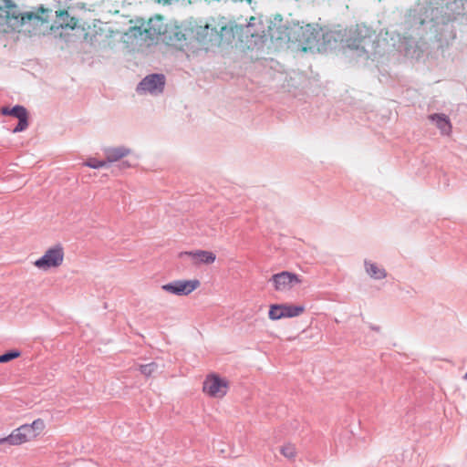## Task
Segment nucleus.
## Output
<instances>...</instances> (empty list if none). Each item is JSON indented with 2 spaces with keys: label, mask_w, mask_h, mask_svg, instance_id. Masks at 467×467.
<instances>
[{
  "label": "nucleus",
  "mask_w": 467,
  "mask_h": 467,
  "mask_svg": "<svg viewBox=\"0 0 467 467\" xmlns=\"http://www.w3.org/2000/svg\"><path fill=\"white\" fill-rule=\"evenodd\" d=\"M51 10L43 6L35 11L17 13L6 12V22L19 32H26L30 36L45 35L52 30L50 25Z\"/></svg>",
  "instance_id": "nucleus-1"
},
{
  "label": "nucleus",
  "mask_w": 467,
  "mask_h": 467,
  "mask_svg": "<svg viewBox=\"0 0 467 467\" xmlns=\"http://www.w3.org/2000/svg\"><path fill=\"white\" fill-rule=\"evenodd\" d=\"M45 429V422L41 419L35 420L30 424H23L12 431L4 438H0V445L19 446L36 440Z\"/></svg>",
  "instance_id": "nucleus-2"
},
{
  "label": "nucleus",
  "mask_w": 467,
  "mask_h": 467,
  "mask_svg": "<svg viewBox=\"0 0 467 467\" xmlns=\"http://www.w3.org/2000/svg\"><path fill=\"white\" fill-rule=\"evenodd\" d=\"M230 381L215 372L207 374L202 381V393L210 399L223 400L228 393Z\"/></svg>",
  "instance_id": "nucleus-3"
},
{
  "label": "nucleus",
  "mask_w": 467,
  "mask_h": 467,
  "mask_svg": "<svg viewBox=\"0 0 467 467\" xmlns=\"http://www.w3.org/2000/svg\"><path fill=\"white\" fill-rule=\"evenodd\" d=\"M65 253L61 244L49 247L44 254L34 262V265L42 271L57 268L64 262Z\"/></svg>",
  "instance_id": "nucleus-4"
},
{
  "label": "nucleus",
  "mask_w": 467,
  "mask_h": 467,
  "mask_svg": "<svg viewBox=\"0 0 467 467\" xmlns=\"http://www.w3.org/2000/svg\"><path fill=\"white\" fill-rule=\"evenodd\" d=\"M276 292L286 293L292 290L296 285L302 283V279L296 274L288 271H283L275 274L269 280Z\"/></svg>",
  "instance_id": "nucleus-5"
},
{
  "label": "nucleus",
  "mask_w": 467,
  "mask_h": 467,
  "mask_svg": "<svg viewBox=\"0 0 467 467\" xmlns=\"http://www.w3.org/2000/svg\"><path fill=\"white\" fill-rule=\"evenodd\" d=\"M305 310L304 306L273 304L269 306L268 317L272 321H276L282 318H292L301 316Z\"/></svg>",
  "instance_id": "nucleus-6"
},
{
  "label": "nucleus",
  "mask_w": 467,
  "mask_h": 467,
  "mask_svg": "<svg viewBox=\"0 0 467 467\" xmlns=\"http://www.w3.org/2000/svg\"><path fill=\"white\" fill-rule=\"evenodd\" d=\"M201 285V282L198 279L190 280H175L171 283L165 284L161 286V289L167 293L176 296H188Z\"/></svg>",
  "instance_id": "nucleus-7"
},
{
  "label": "nucleus",
  "mask_w": 467,
  "mask_h": 467,
  "mask_svg": "<svg viewBox=\"0 0 467 467\" xmlns=\"http://www.w3.org/2000/svg\"><path fill=\"white\" fill-rule=\"evenodd\" d=\"M183 256H188L189 258H191L192 263L194 265H212L216 260V254L213 252L207 250L182 252L180 254V257Z\"/></svg>",
  "instance_id": "nucleus-8"
},
{
  "label": "nucleus",
  "mask_w": 467,
  "mask_h": 467,
  "mask_svg": "<svg viewBox=\"0 0 467 467\" xmlns=\"http://www.w3.org/2000/svg\"><path fill=\"white\" fill-rule=\"evenodd\" d=\"M164 83V77L162 75H150L140 83L138 89L150 93H158L162 91Z\"/></svg>",
  "instance_id": "nucleus-9"
},
{
  "label": "nucleus",
  "mask_w": 467,
  "mask_h": 467,
  "mask_svg": "<svg viewBox=\"0 0 467 467\" xmlns=\"http://www.w3.org/2000/svg\"><path fill=\"white\" fill-rule=\"evenodd\" d=\"M143 32L150 39L159 36L166 32V26L161 16L150 17L146 23Z\"/></svg>",
  "instance_id": "nucleus-10"
},
{
  "label": "nucleus",
  "mask_w": 467,
  "mask_h": 467,
  "mask_svg": "<svg viewBox=\"0 0 467 467\" xmlns=\"http://www.w3.org/2000/svg\"><path fill=\"white\" fill-rule=\"evenodd\" d=\"M130 150L125 147H114L105 149V155L109 162H115L128 156Z\"/></svg>",
  "instance_id": "nucleus-11"
},
{
  "label": "nucleus",
  "mask_w": 467,
  "mask_h": 467,
  "mask_svg": "<svg viewBox=\"0 0 467 467\" xmlns=\"http://www.w3.org/2000/svg\"><path fill=\"white\" fill-rule=\"evenodd\" d=\"M429 119L436 123L437 128L442 134L449 135L451 132V124L445 115L433 114Z\"/></svg>",
  "instance_id": "nucleus-12"
},
{
  "label": "nucleus",
  "mask_w": 467,
  "mask_h": 467,
  "mask_svg": "<svg viewBox=\"0 0 467 467\" xmlns=\"http://www.w3.org/2000/svg\"><path fill=\"white\" fill-rule=\"evenodd\" d=\"M57 16L58 18V26L74 29L78 25V20L75 17L69 16L68 12L66 10H61L57 12Z\"/></svg>",
  "instance_id": "nucleus-13"
},
{
  "label": "nucleus",
  "mask_w": 467,
  "mask_h": 467,
  "mask_svg": "<svg viewBox=\"0 0 467 467\" xmlns=\"http://www.w3.org/2000/svg\"><path fill=\"white\" fill-rule=\"evenodd\" d=\"M366 271L373 278L381 279L386 276V272L383 268L373 263L366 262Z\"/></svg>",
  "instance_id": "nucleus-14"
},
{
  "label": "nucleus",
  "mask_w": 467,
  "mask_h": 467,
  "mask_svg": "<svg viewBox=\"0 0 467 467\" xmlns=\"http://www.w3.org/2000/svg\"><path fill=\"white\" fill-rule=\"evenodd\" d=\"M280 453L288 460H295L296 457V447L291 442H286L279 448Z\"/></svg>",
  "instance_id": "nucleus-15"
},
{
  "label": "nucleus",
  "mask_w": 467,
  "mask_h": 467,
  "mask_svg": "<svg viewBox=\"0 0 467 467\" xmlns=\"http://www.w3.org/2000/svg\"><path fill=\"white\" fill-rule=\"evenodd\" d=\"M21 353L17 350H13L3 355H0V363H7L16 358H19Z\"/></svg>",
  "instance_id": "nucleus-16"
},
{
  "label": "nucleus",
  "mask_w": 467,
  "mask_h": 467,
  "mask_svg": "<svg viewBox=\"0 0 467 467\" xmlns=\"http://www.w3.org/2000/svg\"><path fill=\"white\" fill-rule=\"evenodd\" d=\"M155 369H156L155 363L145 364V365H141L140 367V371L146 377L151 376L154 373Z\"/></svg>",
  "instance_id": "nucleus-17"
},
{
  "label": "nucleus",
  "mask_w": 467,
  "mask_h": 467,
  "mask_svg": "<svg viewBox=\"0 0 467 467\" xmlns=\"http://www.w3.org/2000/svg\"><path fill=\"white\" fill-rule=\"evenodd\" d=\"M10 115L17 118L18 119L25 117L27 112L26 109L22 106H16L10 110Z\"/></svg>",
  "instance_id": "nucleus-18"
},
{
  "label": "nucleus",
  "mask_w": 467,
  "mask_h": 467,
  "mask_svg": "<svg viewBox=\"0 0 467 467\" xmlns=\"http://www.w3.org/2000/svg\"><path fill=\"white\" fill-rule=\"evenodd\" d=\"M106 164L103 161H98L96 159H88L87 161L84 162V165L89 168L93 169H99L101 167H104Z\"/></svg>",
  "instance_id": "nucleus-19"
},
{
  "label": "nucleus",
  "mask_w": 467,
  "mask_h": 467,
  "mask_svg": "<svg viewBox=\"0 0 467 467\" xmlns=\"http://www.w3.org/2000/svg\"><path fill=\"white\" fill-rule=\"evenodd\" d=\"M27 123V114L25 117L19 119V122L17 126L14 129V132H20L26 129Z\"/></svg>",
  "instance_id": "nucleus-20"
},
{
  "label": "nucleus",
  "mask_w": 467,
  "mask_h": 467,
  "mask_svg": "<svg viewBox=\"0 0 467 467\" xmlns=\"http://www.w3.org/2000/svg\"><path fill=\"white\" fill-rule=\"evenodd\" d=\"M10 110H11V109L5 107V108H2L1 112L4 115H10L11 114Z\"/></svg>",
  "instance_id": "nucleus-21"
},
{
  "label": "nucleus",
  "mask_w": 467,
  "mask_h": 467,
  "mask_svg": "<svg viewBox=\"0 0 467 467\" xmlns=\"http://www.w3.org/2000/svg\"><path fill=\"white\" fill-rule=\"evenodd\" d=\"M172 0H158L157 2L159 4H162V5H168V4H171Z\"/></svg>",
  "instance_id": "nucleus-22"
},
{
  "label": "nucleus",
  "mask_w": 467,
  "mask_h": 467,
  "mask_svg": "<svg viewBox=\"0 0 467 467\" xmlns=\"http://www.w3.org/2000/svg\"><path fill=\"white\" fill-rule=\"evenodd\" d=\"M465 379H467V372L465 373L464 377Z\"/></svg>",
  "instance_id": "nucleus-23"
}]
</instances>
